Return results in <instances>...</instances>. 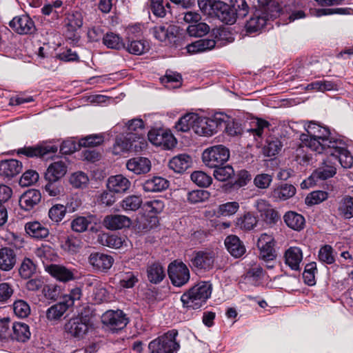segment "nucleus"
<instances>
[{"instance_id": "nucleus-34", "label": "nucleus", "mask_w": 353, "mask_h": 353, "mask_svg": "<svg viewBox=\"0 0 353 353\" xmlns=\"http://www.w3.org/2000/svg\"><path fill=\"white\" fill-rule=\"evenodd\" d=\"M192 164L191 157L186 154H181L174 157L169 161V167L175 172L181 173L185 171Z\"/></svg>"}, {"instance_id": "nucleus-23", "label": "nucleus", "mask_w": 353, "mask_h": 353, "mask_svg": "<svg viewBox=\"0 0 353 353\" xmlns=\"http://www.w3.org/2000/svg\"><path fill=\"white\" fill-rule=\"evenodd\" d=\"M41 192L35 189L26 191L19 198L21 208L26 211L32 210L41 201Z\"/></svg>"}, {"instance_id": "nucleus-52", "label": "nucleus", "mask_w": 353, "mask_h": 353, "mask_svg": "<svg viewBox=\"0 0 353 353\" xmlns=\"http://www.w3.org/2000/svg\"><path fill=\"white\" fill-rule=\"evenodd\" d=\"M104 141L102 134H90L81 138L79 141V147H96L101 145Z\"/></svg>"}, {"instance_id": "nucleus-46", "label": "nucleus", "mask_w": 353, "mask_h": 353, "mask_svg": "<svg viewBox=\"0 0 353 353\" xmlns=\"http://www.w3.org/2000/svg\"><path fill=\"white\" fill-rule=\"evenodd\" d=\"M214 169L213 176L219 181H226L234 176V170L230 165H221Z\"/></svg>"}, {"instance_id": "nucleus-8", "label": "nucleus", "mask_w": 353, "mask_h": 353, "mask_svg": "<svg viewBox=\"0 0 353 353\" xmlns=\"http://www.w3.org/2000/svg\"><path fill=\"white\" fill-rule=\"evenodd\" d=\"M216 254L212 250L194 252L190 259V265L198 270H210L213 268Z\"/></svg>"}, {"instance_id": "nucleus-37", "label": "nucleus", "mask_w": 353, "mask_h": 353, "mask_svg": "<svg viewBox=\"0 0 353 353\" xmlns=\"http://www.w3.org/2000/svg\"><path fill=\"white\" fill-rule=\"evenodd\" d=\"M198 114L194 113H188L176 123L175 128L177 130L183 132L189 131L191 128L194 131V125L197 123Z\"/></svg>"}, {"instance_id": "nucleus-59", "label": "nucleus", "mask_w": 353, "mask_h": 353, "mask_svg": "<svg viewBox=\"0 0 353 353\" xmlns=\"http://www.w3.org/2000/svg\"><path fill=\"white\" fill-rule=\"evenodd\" d=\"M239 209V203L236 201L228 202L219 206L218 212L225 216L234 214Z\"/></svg>"}, {"instance_id": "nucleus-27", "label": "nucleus", "mask_w": 353, "mask_h": 353, "mask_svg": "<svg viewBox=\"0 0 353 353\" xmlns=\"http://www.w3.org/2000/svg\"><path fill=\"white\" fill-rule=\"evenodd\" d=\"M67 172V166L62 161L51 163L45 174L46 181H59Z\"/></svg>"}, {"instance_id": "nucleus-19", "label": "nucleus", "mask_w": 353, "mask_h": 353, "mask_svg": "<svg viewBox=\"0 0 353 353\" xmlns=\"http://www.w3.org/2000/svg\"><path fill=\"white\" fill-rule=\"evenodd\" d=\"M88 262L96 270L107 271L112 266L114 259L110 255L94 252L90 255Z\"/></svg>"}, {"instance_id": "nucleus-9", "label": "nucleus", "mask_w": 353, "mask_h": 353, "mask_svg": "<svg viewBox=\"0 0 353 353\" xmlns=\"http://www.w3.org/2000/svg\"><path fill=\"white\" fill-rule=\"evenodd\" d=\"M102 322L112 332L123 329L129 321L122 310H108L102 315Z\"/></svg>"}, {"instance_id": "nucleus-29", "label": "nucleus", "mask_w": 353, "mask_h": 353, "mask_svg": "<svg viewBox=\"0 0 353 353\" xmlns=\"http://www.w3.org/2000/svg\"><path fill=\"white\" fill-rule=\"evenodd\" d=\"M295 193L296 188L294 185L282 183L272 190L270 197L275 201H285L292 197Z\"/></svg>"}, {"instance_id": "nucleus-45", "label": "nucleus", "mask_w": 353, "mask_h": 353, "mask_svg": "<svg viewBox=\"0 0 353 353\" xmlns=\"http://www.w3.org/2000/svg\"><path fill=\"white\" fill-rule=\"evenodd\" d=\"M37 266L29 258H25L19 268V274L22 279H30L35 272Z\"/></svg>"}, {"instance_id": "nucleus-22", "label": "nucleus", "mask_w": 353, "mask_h": 353, "mask_svg": "<svg viewBox=\"0 0 353 353\" xmlns=\"http://www.w3.org/2000/svg\"><path fill=\"white\" fill-rule=\"evenodd\" d=\"M103 224L107 229L116 230L122 229L123 228L130 227L131 220L124 215L110 214L105 216Z\"/></svg>"}, {"instance_id": "nucleus-18", "label": "nucleus", "mask_w": 353, "mask_h": 353, "mask_svg": "<svg viewBox=\"0 0 353 353\" xmlns=\"http://www.w3.org/2000/svg\"><path fill=\"white\" fill-rule=\"evenodd\" d=\"M57 151V147L52 145H39L32 147L19 148L17 153L28 157H43L48 154H53Z\"/></svg>"}, {"instance_id": "nucleus-31", "label": "nucleus", "mask_w": 353, "mask_h": 353, "mask_svg": "<svg viewBox=\"0 0 353 353\" xmlns=\"http://www.w3.org/2000/svg\"><path fill=\"white\" fill-rule=\"evenodd\" d=\"M169 186V181L161 176H153L145 180L142 187L145 192H161Z\"/></svg>"}, {"instance_id": "nucleus-48", "label": "nucleus", "mask_w": 353, "mask_h": 353, "mask_svg": "<svg viewBox=\"0 0 353 353\" xmlns=\"http://www.w3.org/2000/svg\"><path fill=\"white\" fill-rule=\"evenodd\" d=\"M69 182L74 188H85L88 185L89 178L83 172L78 171L70 176Z\"/></svg>"}, {"instance_id": "nucleus-57", "label": "nucleus", "mask_w": 353, "mask_h": 353, "mask_svg": "<svg viewBox=\"0 0 353 353\" xmlns=\"http://www.w3.org/2000/svg\"><path fill=\"white\" fill-rule=\"evenodd\" d=\"M90 223V218L78 216L72 221L71 228L74 232L81 233L85 232Z\"/></svg>"}, {"instance_id": "nucleus-38", "label": "nucleus", "mask_w": 353, "mask_h": 353, "mask_svg": "<svg viewBox=\"0 0 353 353\" xmlns=\"http://www.w3.org/2000/svg\"><path fill=\"white\" fill-rule=\"evenodd\" d=\"M69 308L62 300L47 310L46 318L50 321L59 320Z\"/></svg>"}, {"instance_id": "nucleus-15", "label": "nucleus", "mask_w": 353, "mask_h": 353, "mask_svg": "<svg viewBox=\"0 0 353 353\" xmlns=\"http://www.w3.org/2000/svg\"><path fill=\"white\" fill-rule=\"evenodd\" d=\"M10 26L18 34H31L35 30V25L28 14L17 16L9 23Z\"/></svg>"}, {"instance_id": "nucleus-36", "label": "nucleus", "mask_w": 353, "mask_h": 353, "mask_svg": "<svg viewBox=\"0 0 353 353\" xmlns=\"http://www.w3.org/2000/svg\"><path fill=\"white\" fill-rule=\"evenodd\" d=\"M12 332L11 338L18 341L25 342L30 336V332L28 325L21 322H16L12 324Z\"/></svg>"}, {"instance_id": "nucleus-21", "label": "nucleus", "mask_w": 353, "mask_h": 353, "mask_svg": "<svg viewBox=\"0 0 353 353\" xmlns=\"http://www.w3.org/2000/svg\"><path fill=\"white\" fill-rule=\"evenodd\" d=\"M45 270L52 276L61 282H68L74 279L73 272L61 265L51 264L45 266Z\"/></svg>"}, {"instance_id": "nucleus-16", "label": "nucleus", "mask_w": 353, "mask_h": 353, "mask_svg": "<svg viewBox=\"0 0 353 353\" xmlns=\"http://www.w3.org/2000/svg\"><path fill=\"white\" fill-rule=\"evenodd\" d=\"M151 32L154 37L161 42L176 45V28L174 26H157L154 27Z\"/></svg>"}, {"instance_id": "nucleus-12", "label": "nucleus", "mask_w": 353, "mask_h": 353, "mask_svg": "<svg viewBox=\"0 0 353 353\" xmlns=\"http://www.w3.org/2000/svg\"><path fill=\"white\" fill-rule=\"evenodd\" d=\"M255 207L266 224L273 225L281 220V215L279 212L265 200H258L256 202Z\"/></svg>"}, {"instance_id": "nucleus-30", "label": "nucleus", "mask_w": 353, "mask_h": 353, "mask_svg": "<svg viewBox=\"0 0 353 353\" xmlns=\"http://www.w3.org/2000/svg\"><path fill=\"white\" fill-rule=\"evenodd\" d=\"M17 255L14 250L10 248H2L0 249V270L10 271L15 265Z\"/></svg>"}, {"instance_id": "nucleus-3", "label": "nucleus", "mask_w": 353, "mask_h": 353, "mask_svg": "<svg viewBox=\"0 0 353 353\" xmlns=\"http://www.w3.org/2000/svg\"><path fill=\"white\" fill-rule=\"evenodd\" d=\"M177 335L178 332L172 330L152 340L148 345L150 353H176L180 348L179 343L176 341Z\"/></svg>"}, {"instance_id": "nucleus-28", "label": "nucleus", "mask_w": 353, "mask_h": 353, "mask_svg": "<svg viewBox=\"0 0 353 353\" xmlns=\"http://www.w3.org/2000/svg\"><path fill=\"white\" fill-rule=\"evenodd\" d=\"M266 21V13L262 10H256L245 25L246 30L249 33L256 32L264 27Z\"/></svg>"}, {"instance_id": "nucleus-54", "label": "nucleus", "mask_w": 353, "mask_h": 353, "mask_svg": "<svg viewBox=\"0 0 353 353\" xmlns=\"http://www.w3.org/2000/svg\"><path fill=\"white\" fill-rule=\"evenodd\" d=\"M181 76L179 74L170 72L161 78V83L168 89L178 88L181 85Z\"/></svg>"}, {"instance_id": "nucleus-20", "label": "nucleus", "mask_w": 353, "mask_h": 353, "mask_svg": "<svg viewBox=\"0 0 353 353\" xmlns=\"http://www.w3.org/2000/svg\"><path fill=\"white\" fill-rule=\"evenodd\" d=\"M107 188L113 193H124L131 185L128 179L122 174L111 176L107 181Z\"/></svg>"}, {"instance_id": "nucleus-44", "label": "nucleus", "mask_w": 353, "mask_h": 353, "mask_svg": "<svg viewBox=\"0 0 353 353\" xmlns=\"http://www.w3.org/2000/svg\"><path fill=\"white\" fill-rule=\"evenodd\" d=\"M103 43L108 48L119 50L125 48L121 38L113 32H108L103 37Z\"/></svg>"}, {"instance_id": "nucleus-11", "label": "nucleus", "mask_w": 353, "mask_h": 353, "mask_svg": "<svg viewBox=\"0 0 353 353\" xmlns=\"http://www.w3.org/2000/svg\"><path fill=\"white\" fill-rule=\"evenodd\" d=\"M274 245V238L266 233L262 234L257 241V247L260 250V259L265 262L273 261L276 256Z\"/></svg>"}, {"instance_id": "nucleus-2", "label": "nucleus", "mask_w": 353, "mask_h": 353, "mask_svg": "<svg viewBox=\"0 0 353 353\" xmlns=\"http://www.w3.org/2000/svg\"><path fill=\"white\" fill-rule=\"evenodd\" d=\"M212 285L209 282H200L184 293L181 301L185 307L196 310L200 308L210 298Z\"/></svg>"}, {"instance_id": "nucleus-39", "label": "nucleus", "mask_w": 353, "mask_h": 353, "mask_svg": "<svg viewBox=\"0 0 353 353\" xmlns=\"http://www.w3.org/2000/svg\"><path fill=\"white\" fill-rule=\"evenodd\" d=\"M98 242L103 246L115 249L119 248L123 244L120 237L108 233L99 234L98 236Z\"/></svg>"}, {"instance_id": "nucleus-24", "label": "nucleus", "mask_w": 353, "mask_h": 353, "mask_svg": "<svg viewBox=\"0 0 353 353\" xmlns=\"http://www.w3.org/2000/svg\"><path fill=\"white\" fill-rule=\"evenodd\" d=\"M126 168L136 174H146L151 170V162L145 157H134L127 161Z\"/></svg>"}, {"instance_id": "nucleus-42", "label": "nucleus", "mask_w": 353, "mask_h": 353, "mask_svg": "<svg viewBox=\"0 0 353 353\" xmlns=\"http://www.w3.org/2000/svg\"><path fill=\"white\" fill-rule=\"evenodd\" d=\"M126 50L131 54L141 55L149 50L148 43L145 40L128 41Z\"/></svg>"}, {"instance_id": "nucleus-26", "label": "nucleus", "mask_w": 353, "mask_h": 353, "mask_svg": "<svg viewBox=\"0 0 353 353\" xmlns=\"http://www.w3.org/2000/svg\"><path fill=\"white\" fill-rule=\"evenodd\" d=\"M22 170V163L16 159H9L0 162V175L10 179L17 175Z\"/></svg>"}, {"instance_id": "nucleus-47", "label": "nucleus", "mask_w": 353, "mask_h": 353, "mask_svg": "<svg viewBox=\"0 0 353 353\" xmlns=\"http://www.w3.org/2000/svg\"><path fill=\"white\" fill-rule=\"evenodd\" d=\"M339 212L341 216L345 219L353 217V197L345 196L341 201L339 206Z\"/></svg>"}, {"instance_id": "nucleus-1", "label": "nucleus", "mask_w": 353, "mask_h": 353, "mask_svg": "<svg viewBox=\"0 0 353 353\" xmlns=\"http://www.w3.org/2000/svg\"><path fill=\"white\" fill-rule=\"evenodd\" d=\"M304 127L307 134L301 135L302 145L296 150V157L301 158L304 163H310L312 159L311 155L305 154L301 157L304 147L319 154H323L328 149V146L332 145V141L336 139L330 137V132L327 128L316 123L308 122Z\"/></svg>"}, {"instance_id": "nucleus-25", "label": "nucleus", "mask_w": 353, "mask_h": 353, "mask_svg": "<svg viewBox=\"0 0 353 353\" xmlns=\"http://www.w3.org/2000/svg\"><path fill=\"white\" fill-rule=\"evenodd\" d=\"M224 244L229 253L235 258H239L245 253L246 249L243 243L236 235L227 236Z\"/></svg>"}, {"instance_id": "nucleus-5", "label": "nucleus", "mask_w": 353, "mask_h": 353, "mask_svg": "<svg viewBox=\"0 0 353 353\" xmlns=\"http://www.w3.org/2000/svg\"><path fill=\"white\" fill-rule=\"evenodd\" d=\"M230 158V150L223 145H217L205 149L202 160L205 166L214 168L223 165Z\"/></svg>"}, {"instance_id": "nucleus-7", "label": "nucleus", "mask_w": 353, "mask_h": 353, "mask_svg": "<svg viewBox=\"0 0 353 353\" xmlns=\"http://www.w3.org/2000/svg\"><path fill=\"white\" fill-rule=\"evenodd\" d=\"M224 121L221 118L213 119L199 117L194 125V132L200 136L210 137L215 134L219 128H222Z\"/></svg>"}, {"instance_id": "nucleus-61", "label": "nucleus", "mask_w": 353, "mask_h": 353, "mask_svg": "<svg viewBox=\"0 0 353 353\" xmlns=\"http://www.w3.org/2000/svg\"><path fill=\"white\" fill-rule=\"evenodd\" d=\"M119 276V284L123 288H131L138 281L137 275L132 272L121 273Z\"/></svg>"}, {"instance_id": "nucleus-62", "label": "nucleus", "mask_w": 353, "mask_h": 353, "mask_svg": "<svg viewBox=\"0 0 353 353\" xmlns=\"http://www.w3.org/2000/svg\"><path fill=\"white\" fill-rule=\"evenodd\" d=\"M316 271V265L315 263H310L305 265L303 273L304 281L308 285L315 284V272Z\"/></svg>"}, {"instance_id": "nucleus-55", "label": "nucleus", "mask_w": 353, "mask_h": 353, "mask_svg": "<svg viewBox=\"0 0 353 353\" xmlns=\"http://www.w3.org/2000/svg\"><path fill=\"white\" fill-rule=\"evenodd\" d=\"M191 180L200 187H208L212 183V177L202 171H195L191 174Z\"/></svg>"}, {"instance_id": "nucleus-6", "label": "nucleus", "mask_w": 353, "mask_h": 353, "mask_svg": "<svg viewBox=\"0 0 353 353\" xmlns=\"http://www.w3.org/2000/svg\"><path fill=\"white\" fill-rule=\"evenodd\" d=\"M336 172L335 162L330 156L322 159V165L316 169L307 179L301 183V188H308L315 183V179L325 180L332 177Z\"/></svg>"}, {"instance_id": "nucleus-13", "label": "nucleus", "mask_w": 353, "mask_h": 353, "mask_svg": "<svg viewBox=\"0 0 353 353\" xmlns=\"http://www.w3.org/2000/svg\"><path fill=\"white\" fill-rule=\"evenodd\" d=\"M149 141L154 145L164 149H171L176 145L173 135L163 130H152L148 134Z\"/></svg>"}, {"instance_id": "nucleus-56", "label": "nucleus", "mask_w": 353, "mask_h": 353, "mask_svg": "<svg viewBox=\"0 0 353 353\" xmlns=\"http://www.w3.org/2000/svg\"><path fill=\"white\" fill-rule=\"evenodd\" d=\"M158 223V218L155 215L143 216L138 221V228L141 231H148L153 228Z\"/></svg>"}, {"instance_id": "nucleus-63", "label": "nucleus", "mask_w": 353, "mask_h": 353, "mask_svg": "<svg viewBox=\"0 0 353 353\" xmlns=\"http://www.w3.org/2000/svg\"><path fill=\"white\" fill-rule=\"evenodd\" d=\"M209 192L203 190H196L188 193V201L192 203L203 202L209 197Z\"/></svg>"}, {"instance_id": "nucleus-49", "label": "nucleus", "mask_w": 353, "mask_h": 353, "mask_svg": "<svg viewBox=\"0 0 353 353\" xmlns=\"http://www.w3.org/2000/svg\"><path fill=\"white\" fill-rule=\"evenodd\" d=\"M142 204V199L139 196L130 195L125 197L121 203V207L125 211H136Z\"/></svg>"}, {"instance_id": "nucleus-53", "label": "nucleus", "mask_w": 353, "mask_h": 353, "mask_svg": "<svg viewBox=\"0 0 353 353\" xmlns=\"http://www.w3.org/2000/svg\"><path fill=\"white\" fill-rule=\"evenodd\" d=\"M187 31L190 36L195 37H201L210 31V26L205 23H196L195 24L190 25Z\"/></svg>"}, {"instance_id": "nucleus-33", "label": "nucleus", "mask_w": 353, "mask_h": 353, "mask_svg": "<svg viewBox=\"0 0 353 353\" xmlns=\"http://www.w3.org/2000/svg\"><path fill=\"white\" fill-rule=\"evenodd\" d=\"M283 221L287 226L295 231L302 230L305 225L304 216L294 211H288L283 216Z\"/></svg>"}, {"instance_id": "nucleus-40", "label": "nucleus", "mask_w": 353, "mask_h": 353, "mask_svg": "<svg viewBox=\"0 0 353 353\" xmlns=\"http://www.w3.org/2000/svg\"><path fill=\"white\" fill-rule=\"evenodd\" d=\"M230 11L234 15V23L237 18H244L248 13V6L245 0H230Z\"/></svg>"}, {"instance_id": "nucleus-35", "label": "nucleus", "mask_w": 353, "mask_h": 353, "mask_svg": "<svg viewBox=\"0 0 353 353\" xmlns=\"http://www.w3.org/2000/svg\"><path fill=\"white\" fill-rule=\"evenodd\" d=\"M25 230L29 236L34 239H44L49 234V230L38 221L27 223Z\"/></svg>"}, {"instance_id": "nucleus-43", "label": "nucleus", "mask_w": 353, "mask_h": 353, "mask_svg": "<svg viewBox=\"0 0 353 353\" xmlns=\"http://www.w3.org/2000/svg\"><path fill=\"white\" fill-rule=\"evenodd\" d=\"M128 134H134L137 139H143L141 132L144 129V123L141 119H133L125 123Z\"/></svg>"}, {"instance_id": "nucleus-32", "label": "nucleus", "mask_w": 353, "mask_h": 353, "mask_svg": "<svg viewBox=\"0 0 353 353\" xmlns=\"http://www.w3.org/2000/svg\"><path fill=\"white\" fill-rule=\"evenodd\" d=\"M303 260L301 250L297 247H291L285 251V262L292 270H299Z\"/></svg>"}, {"instance_id": "nucleus-17", "label": "nucleus", "mask_w": 353, "mask_h": 353, "mask_svg": "<svg viewBox=\"0 0 353 353\" xmlns=\"http://www.w3.org/2000/svg\"><path fill=\"white\" fill-rule=\"evenodd\" d=\"M226 24L234 23V15L230 11V7L220 0H216L212 4V14Z\"/></svg>"}, {"instance_id": "nucleus-51", "label": "nucleus", "mask_w": 353, "mask_h": 353, "mask_svg": "<svg viewBox=\"0 0 353 353\" xmlns=\"http://www.w3.org/2000/svg\"><path fill=\"white\" fill-rule=\"evenodd\" d=\"M67 208L61 204L52 205L48 211L49 218L55 223H59L65 217Z\"/></svg>"}, {"instance_id": "nucleus-41", "label": "nucleus", "mask_w": 353, "mask_h": 353, "mask_svg": "<svg viewBox=\"0 0 353 353\" xmlns=\"http://www.w3.org/2000/svg\"><path fill=\"white\" fill-rule=\"evenodd\" d=\"M148 280L153 283H160L165 277V272L161 264L155 263L148 268Z\"/></svg>"}, {"instance_id": "nucleus-14", "label": "nucleus", "mask_w": 353, "mask_h": 353, "mask_svg": "<svg viewBox=\"0 0 353 353\" xmlns=\"http://www.w3.org/2000/svg\"><path fill=\"white\" fill-rule=\"evenodd\" d=\"M64 329L72 336L81 338L88 332V321L85 317L76 316L70 319L65 324Z\"/></svg>"}, {"instance_id": "nucleus-50", "label": "nucleus", "mask_w": 353, "mask_h": 353, "mask_svg": "<svg viewBox=\"0 0 353 353\" xmlns=\"http://www.w3.org/2000/svg\"><path fill=\"white\" fill-rule=\"evenodd\" d=\"M256 218L250 212H248L243 216L238 218L236 222L239 228L245 230H252L256 225Z\"/></svg>"}, {"instance_id": "nucleus-60", "label": "nucleus", "mask_w": 353, "mask_h": 353, "mask_svg": "<svg viewBox=\"0 0 353 353\" xmlns=\"http://www.w3.org/2000/svg\"><path fill=\"white\" fill-rule=\"evenodd\" d=\"M13 310L14 314L20 318H26L30 313L29 305L23 300H18L14 303Z\"/></svg>"}, {"instance_id": "nucleus-10", "label": "nucleus", "mask_w": 353, "mask_h": 353, "mask_svg": "<svg viewBox=\"0 0 353 353\" xmlns=\"http://www.w3.org/2000/svg\"><path fill=\"white\" fill-rule=\"evenodd\" d=\"M168 275L172 284L181 287L190 279V271L183 263H172L168 266Z\"/></svg>"}, {"instance_id": "nucleus-4", "label": "nucleus", "mask_w": 353, "mask_h": 353, "mask_svg": "<svg viewBox=\"0 0 353 353\" xmlns=\"http://www.w3.org/2000/svg\"><path fill=\"white\" fill-rule=\"evenodd\" d=\"M323 154L330 156L335 165L339 162L344 168H350L353 165V157L347 150L345 142L340 139L332 141V145Z\"/></svg>"}, {"instance_id": "nucleus-64", "label": "nucleus", "mask_w": 353, "mask_h": 353, "mask_svg": "<svg viewBox=\"0 0 353 353\" xmlns=\"http://www.w3.org/2000/svg\"><path fill=\"white\" fill-rule=\"evenodd\" d=\"M281 148V142L278 139L270 138L267 141V145L264 149L268 157H272L277 154Z\"/></svg>"}, {"instance_id": "nucleus-58", "label": "nucleus", "mask_w": 353, "mask_h": 353, "mask_svg": "<svg viewBox=\"0 0 353 353\" xmlns=\"http://www.w3.org/2000/svg\"><path fill=\"white\" fill-rule=\"evenodd\" d=\"M327 198V193L325 191L317 190L310 193L305 198V204L307 205H313L319 204Z\"/></svg>"}]
</instances>
